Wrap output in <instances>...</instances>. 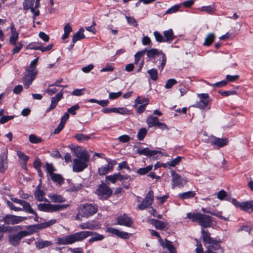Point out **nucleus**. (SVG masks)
I'll list each match as a JSON object with an SVG mask.
<instances>
[{
    "label": "nucleus",
    "instance_id": "8fccbe9b",
    "mask_svg": "<svg viewBox=\"0 0 253 253\" xmlns=\"http://www.w3.org/2000/svg\"><path fill=\"white\" fill-rule=\"evenodd\" d=\"M54 86L56 85L54 84L49 85L45 92L49 95H52L56 93L58 90Z\"/></svg>",
    "mask_w": 253,
    "mask_h": 253
},
{
    "label": "nucleus",
    "instance_id": "39448f33",
    "mask_svg": "<svg viewBox=\"0 0 253 253\" xmlns=\"http://www.w3.org/2000/svg\"><path fill=\"white\" fill-rule=\"evenodd\" d=\"M70 206L69 204H50L41 203L38 205V210L48 212H55L64 210Z\"/></svg>",
    "mask_w": 253,
    "mask_h": 253
},
{
    "label": "nucleus",
    "instance_id": "338daca9",
    "mask_svg": "<svg viewBox=\"0 0 253 253\" xmlns=\"http://www.w3.org/2000/svg\"><path fill=\"white\" fill-rule=\"evenodd\" d=\"M142 43L144 45H151L152 42L150 38L148 36H144L142 40Z\"/></svg>",
    "mask_w": 253,
    "mask_h": 253
},
{
    "label": "nucleus",
    "instance_id": "ea45409f",
    "mask_svg": "<svg viewBox=\"0 0 253 253\" xmlns=\"http://www.w3.org/2000/svg\"><path fill=\"white\" fill-rule=\"evenodd\" d=\"M148 102L149 100L147 98H141L138 96L135 100V104L133 105V107H136L137 104L147 105Z\"/></svg>",
    "mask_w": 253,
    "mask_h": 253
},
{
    "label": "nucleus",
    "instance_id": "09e8293b",
    "mask_svg": "<svg viewBox=\"0 0 253 253\" xmlns=\"http://www.w3.org/2000/svg\"><path fill=\"white\" fill-rule=\"evenodd\" d=\"M29 141L32 143H40L42 141L41 138L36 136L34 134H31L29 137Z\"/></svg>",
    "mask_w": 253,
    "mask_h": 253
},
{
    "label": "nucleus",
    "instance_id": "9b49d317",
    "mask_svg": "<svg viewBox=\"0 0 253 253\" xmlns=\"http://www.w3.org/2000/svg\"><path fill=\"white\" fill-rule=\"evenodd\" d=\"M35 0H24L22 5L23 9L26 12L30 10L31 12L33 14V19H35L36 17L40 15V11L38 8H36V5L34 7Z\"/></svg>",
    "mask_w": 253,
    "mask_h": 253
},
{
    "label": "nucleus",
    "instance_id": "1a4fd4ad",
    "mask_svg": "<svg viewBox=\"0 0 253 253\" xmlns=\"http://www.w3.org/2000/svg\"><path fill=\"white\" fill-rule=\"evenodd\" d=\"M37 74V70L27 69L22 79L23 83L26 88H29L35 80Z\"/></svg>",
    "mask_w": 253,
    "mask_h": 253
},
{
    "label": "nucleus",
    "instance_id": "20e7f679",
    "mask_svg": "<svg viewBox=\"0 0 253 253\" xmlns=\"http://www.w3.org/2000/svg\"><path fill=\"white\" fill-rule=\"evenodd\" d=\"M79 208V213L81 216L88 218L95 214L98 211V206L96 204L86 203L81 204Z\"/></svg>",
    "mask_w": 253,
    "mask_h": 253
},
{
    "label": "nucleus",
    "instance_id": "393cba45",
    "mask_svg": "<svg viewBox=\"0 0 253 253\" xmlns=\"http://www.w3.org/2000/svg\"><path fill=\"white\" fill-rule=\"evenodd\" d=\"M159 243L163 248L167 249L170 253H177L176 248L171 241L167 239H165L164 241L163 239H160Z\"/></svg>",
    "mask_w": 253,
    "mask_h": 253
},
{
    "label": "nucleus",
    "instance_id": "4d7b16f0",
    "mask_svg": "<svg viewBox=\"0 0 253 253\" xmlns=\"http://www.w3.org/2000/svg\"><path fill=\"white\" fill-rule=\"evenodd\" d=\"M182 160V157L180 156H177L176 158L168 163V165L170 167H175Z\"/></svg>",
    "mask_w": 253,
    "mask_h": 253
},
{
    "label": "nucleus",
    "instance_id": "72a5a7b5",
    "mask_svg": "<svg viewBox=\"0 0 253 253\" xmlns=\"http://www.w3.org/2000/svg\"><path fill=\"white\" fill-rule=\"evenodd\" d=\"M84 30L83 28H80V30L77 33H76L75 35H74L72 38V42H73V43H74L78 41H79L85 38V36L84 34Z\"/></svg>",
    "mask_w": 253,
    "mask_h": 253
},
{
    "label": "nucleus",
    "instance_id": "a211bd4d",
    "mask_svg": "<svg viewBox=\"0 0 253 253\" xmlns=\"http://www.w3.org/2000/svg\"><path fill=\"white\" fill-rule=\"evenodd\" d=\"M63 97V90L61 89L55 96L52 97L51 99V103L49 107L47 109L46 112L55 108L59 101Z\"/></svg>",
    "mask_w": 253,
    "mask_h": 253
},
{
    "label": "nucleus",
    "instance_id": "7ed1b4c3",
    "mask_svg": "<svg viewBox=\"0 0 253 253\" xmlns=\"http://www.w3.org/2000/svg\"><path fill=\"white\" fill-rule=\"evenodd\" d=\"M187 218L190 219L193 222L198 223L202 227L208 228L211 226L212 223V217L201 213H187Z\"/></svg>",
    "mask_w": 253,
    "mask_h": 253
},
{
    "label": "nucleus",
    "instance_id": "0e129e2a",
    "mask_svg": "<svg viewBox=\"0 0 253 253\" xmlns=\"http://www.w3.org/2000/svg\"><path fill=\"white\" fill-rule=\"evenodd\" d=\"M85 89H77L72 92L71 94L75 96H81L84 94Z\"/></svg>",
    "mask_w": 253,
    "mask_h": 253
},
{
    "label": "nucleus",
    "instance_id": "4468645a",
    "mask_svg": "<svg viewBox=\"0 0 253 253\" xmlns=\"http://www.w3.org/2000/svg\"><path fill=\"white\" fill-rule=\"evenodd\" d=\"M11 200L15 203L21 205L23 208V211L29 213L33 214L35 216V218H38L37 213L34 211L29 203L24 200H21L17 198H12Z\"/></svg>",
    "mask_w": 253,
    "mask_h": 253
},
{
    "label": "nucleus",
    "instance_id": "423d86ee",
    "mask_svg": "<svg viewBox=\"0 0 253 253\" xmlns=\"http://www.w3.org/2000/svg\"><path fill=\"white\" fill-rule=\"evenodd\" d=\"M32 234V232L29 231L23 230L16 234H12L8 236V241L13 246H17L20 243L21 239L27 236Z\"/></svg>",
    "mask_w": 253,
    "mask_h": 253
},
{
    "label": "nucleus",
    "instance_id": "a19ab883",
    "mask_svg": "<svg viewBox=\"0 0 253 253\" xmlns=\"http://www.w3.org/2000/svg\"><path fill=\"white\" fill-rule=\"evenodd\" d=\"M147 48H144L142 50L136 52L134 55V64H137L139 62L141 57L146 53Z\"/></svg>",
    "mask_w": 253,
    "mask_h": 253
},
{
    "label": "nucleus",
    "instance_id": "c9c22d12",
    "mask_svg": "<svg viewBox=\"0 0 253 253\" xmlns=\"http://www.w3.org/2000/svg\"><path fill=\"white\" fill-rule=\"evenodd\" d=\"M34 195L36 199L39 201H43V196L44 193L40 189V185H38L35 191Z\"/></svg>",
    "mask_w": 253,
    "mask_h": 253
},
{
    "label": "nucleus",
    "instance_id": "473e14b6",
    "mask_svg": "<svg viewBox=\"0 0 253 253\" xmlns=\"http://www.w3.org/2000/svg\"><path fill=\"white\" fill-rule=\"evenodd\" d=\"M146 122L148 127H151L153 126H156L158 124L159 121L158 117L150 116L147 117Z\"/></svg>",
    "mask_w": 253,
    "mask_h": 253
},
{
    "label": "nucleus",
    "instance_id": "37998d69",
    "mask_svg": "<svg viewBox=\"0 0 253 253\" xmlns=\"http://www.w3.org/2000/svg\"><path fill=\"white\" fill-rule=\"evenodd\" d=\"M74 137L80 142H82L84 140H88L90 138V136L88 135H86L83 133L76 134Z\"/></svg>",
    "mask_w": 253,
    "mask_h": 253
},
{
    "label": "nucleus",
    "instance_id": "9d476101",
    "mask_svg": "<svg viewBox=\"0 0 253 253\" xmlns=\"http://www.w3.org/2000/svg\"><path fill=\"white\" fill-rule=\"evenodd\" d=\"M201 234H202V240H203V241L204 245L205 246L206 245H207L206 246V250L205 251V252H204L203 248L202 247V246L201 244L199 242L198 240L196 239V242H197V248L196 249V253H206L207 251L208 248L209 246H211L212 245V244H210V243H206V242H205L204 241V238H205V237L206 236H209V237L211 239H212L213 240H217L216 239H214V238H213L211 237V234H210V233L209 232V231L208 230L202 229V231H201Z\"/></svg>",
    "mask_w": 253,
    "mask_h": 253
},
{
    "label": "nucleus",
    "instance_id": "5fc2aeb1",
    "mask_svg": "<svg viewBox=\"0 0 253 253\" xmlns=\"http://www.w3.org/2000/svg\"><path fill=\"white\" fill-rule=\"evenodd\" d=\"M114 70V67L113 64L107 63L105 67L100 70L101 72H112Z\"/></svg>",
    "mask_w": 253,
    "mask_h": 253
},
{
    "label": "nucleus",
    "instance_id": "864d4df0",
    "mask_svg": "<svg viewBox=\"0 0 253 253\" xmlns=\"http://www.w3.org/2000/svg\"><path fill=\"white\" fill-rule=\"evenodd\" d=\"M46 170L49 176L52 174L54 173L53 172L55 171V169L53 167V165L50 163H46L45 165Z\"/></svg>",
    "mask_w": 253,
    "mask_h": 253
},
{
    "label": "nucleus",
    "instance_id": "f704fd0d",
    "mask_svg": "<svg viewBox=\"0 0 253 253\" xmlns=\"http://www.w3.org/2000/svg\"><path fill=\"white\" fill-rule=\"evenodd\" d=\"M51 179L55 182L57 183L59 185H62L64 182V179L60 174L53 173L50 175Z\"/></svg>",
    "mask_w": 253,
    "mask_h": 253
},
{
    "label": "nucleus",
    "instance_id": "dca6fc26",
    "mask_svg": "<svg viewBox=\"0 0 253 253\" xmlns=\"http://www.w3.org/2000/svg\"><path fill=\"white\" fill-rule=\"evenodd\" d=\"M88 161H85L84 160L74 159L73 161V170L76 172L83 171L87 167V163Z\"/></svg>",
    "mask_w": 253,
    "mask_h": 253
},
{
    "label": "nucleus",
    "instance_id": "4be33fe9",
    "mask_svg": "<svg viewBox=\"0 0 253 253\" xmlns=\"http://www.w3.org/2000/svg\"><path fill=\"white\" fill-rule=\"evenodd\" d=\"M210 143L212 145H215L218 147H222L228 143V140L227 138H219L215 136H212L211 138Z\"/></svg>",
    "mask_w": 253,
    "mask_h": 253
},
{
    "label": "nucleus",
    "instance_id": "2eb2a0df",
    "mask_svg": "<svg viewBox=\"0 0 253 253\" xmlns=\"http://www.w3.org/2000/svg\"><path fill=\"white\" fill-rule=\"evenodd\" d=\"M200 100L199 102L196 103L194 105V107L204 109L208 107L210 102V98L208 93H201L198 94Z\"/></svg>",
    "mask_w": 253,
    "mask_h": 253
},
{
    "label": "nucleus",
    "instance_id": "052dcab7",
    "mask_svg": "<svg viewBox=\"0 0 253 253\" xmlns=\"http://www.w3.org/2000/svg\"><path fill=\"white\" fill-rule=\"evenodd\" d=\"M126 18L127 20V23L129 24L132 25L135 27H137L138 26L137 21L133 17L126 16Z\"/></svg>",
    "mask_w": 253,
    "mask_h": 253
},
{
    "label": "nucleus",
    "instance_id": "aec40b11",
    "mask_svg": "<svg viewBox=\"0 0 253 253\" xmlns=\"http://www.w3.org/2000/svg\"><path fill=\"white\" fill-rule=\"evenodd\" d=\"M117 223L120 225L131 227L133 222L130 217L126 214H124L118 217Z\"/></svg>",
    "mask_w": 253,
    "mask_h": 253
},
{
    "label": "nucleus",
    "instance_id": "e2e57ef3",
    "mask_svg": "<svg viewBox=\"0 0 253 253\" xmlns=\"http://www.w3.org/2000/svg\"><path fill=\"white\" fill-rule=\"evenodd\" d=\"M218 92L224 96H228L229 95H235L236 94V91L234 90H229V91H222L220 90Z\"/></svg>",
    "mask_w": 253,
    "mask_h": 253
},
{
    "label": "nucleus",
    "instance_id": "f8f14e48",
    "mask_svg": "<svg viewBox=\"0 0 253 253\" xmlns=\"http://www.w3.org/2000/svg\"><path fill=\"white\" fill-rule=\"evenodd\" d=\"M154 201V193L152 190H150L146 195L142 202L138 206V209L140 210H144L148 208L153 204Z\"/></svg>",
    "mask_w": 253,
    "mask_h": 253
},
{
    "label": "nucleus",
    "instance_id": "49530a36",
    "mask_svg": "<svg viewBox=\"0 0 253 253\" xmlns=\"http://www.w3.org/2000/svg\"><path fill=\"white\" fill-rule=\"evenodd\" d=\"M23 42H24L20 41V42H18L17 43H16V45H13V46H15L12 50L13 54L17 53L20 51V50L23 47Z\"/></svg>",
    "mask_w": 253,
    "mask_h": 253
},
{
    "label": "nucleus",
    "instance_id": "f257e3e1",
    "mask_svg": "<svg viewBox=\"0 0 253 253\" xmlns=\"http://www.w3.org/2000/svg\"><path fill=\"white\" fill-rule=\"evenodd\" d=\"M94 234V236L90 238L89 242L101 241L104 239V236L96 233H93L90 231H82L72 234L66 235L57 240V244L61 245H67L73 244L76 242H82L89 236Z\"/></svg>",
    "mask_w": 253,
    "mask_h": 253
},
{
    "label": "nucleus",
    "instance_id": "f3484780",
    "mask_svg": "<svg viewBox=\"0 0 253 253\" xmlns=\"http://www.w3.org/2000/svg\"><path fill=\"white\" fill-rule=\"evenodd\" d=\"M136 153L140 155H145L148 157H153V159H157L155 155L157 154H161V151L156 150H151L148 148H138Z\"/></svg>",
    "mask_w": 253,
    "mask_h": 253
},
{
    "label": "nucleus",
    "instance_id": "a18cd8bd",
    "mask_svg": "<svg viewBox=\"0 0 253 253\" xmlns=\"http://www.w3.org/2000/svg\"><path fill=\"white\" fill-rule=\"evenodd\" d=\"M150 75L151 79L153 81H156L158 78V71L156 69H151L147 71Z\"/></svg>",
    "mask_w": 253,
    "mask_h": 253
},
{
    "label": "nucleus",
    "instance_id": "c756f323",
    "mask_svg": "<svg viewBox=\"0 0 253 253\" xmlns=\"http://www.w3.org/2000/svg\"><path fill=\"white\" fill-rule=\"evenodd\" d=\"M196 195L194 191H189L178 194V197L181 200L189 199L193 198Z\"/></svg>",
    "mask_w": 253,
    "mask_h": 253
},
{
    "label": "nucleus",
    "instance_id": "c03bdc74",
    "mask_svg": "<svg viewBox=\"0 0 253 253\" xmlns=\"http://www.w3.org/2000/svg\"><path fill=\"white\" fill-rule=\"evenodd\" d=\"M114 113L121 115H128L129 114V110L124 107L114 108Z\"/></svg>",
    "mask_w": 253,
    "mask_h": 253
},
{
    "label": "nucleus",
    "instance_id": "bb28decb",
    "mask_svg": "<svg viewBox=\"0 0 253 253\" xmlns=\"http://www.w3.org/2000/svg\"><path fill=\"white\" fill-rule=\"evenodd\" d=\"M109 164L104 166H102L98 169V173L100 175L106 174L110 169H113V165L115 164V162L110 161Z\"/></svg>",
    "mask_w": 253,
    "mask_h": 253
},
{
    "label": "nucleus",
    "instance_id": "f03ea898",
    "mask_svg": "<svg viewBox=\"0 0 253 253\" xmlns=\"http://www.w3.org/2000/svg\"><path fill=\"white\" fill-rule=\"evenodd\" d=\"M146 54L149 61L158 65L159 70H163L166 63L167 57L162 50L157 48L147 49Z\"/></svg>",
    "mask_w": 253,
    "mask_h": 253
},
{
    "label": "nucleus",
    "instance_id": "0eeeda50",
    "mask_svg": "<svg viewBox=\"0 0 253 253\" xmlns=\"http://www.w3.org/2000/svg\"><path fill=\"white\" fill-rule=\"evenodd\" d=\"M95 193L101 200H106L112 194V189L105 183L99 184L96 189Z\"/></svg>",
    "mask_w": 253,
    "mask_h": 253
},
{
    "label": "nucleus",
    "instance_id": "4c0bfd02",
    "mask_svg": "<svg viewBox=\"0 0 253 253\" xmlns=\"http://www.w3.org/2000/svg\"><path fill=\"white\" fill-rule=\"evenodd\" d=\"M215 39V36L213 33L209 34L206 37L204 45L210 46L213 42Z\"/></svg>",
    "mask_w": 253,
    "mask_h": 253
},
{
    "label": "nucleus",
    "instance_id": "79ce46f5",
    "mask_svg": "<svg viewBox=\"0 0 253 253\" xmlns=\"http://www.w3.org/2000/svg\"><path fill=\"white\" fill-rule=\"evenodd\" d=\"M17 155L19 159L24 162V165L26 167L27 162L29 159V157L20 151H17Z\"/></svg>",
    "mask_w": 253,
    "mask_h": 253
},
{
    "label": "nucleus",
    "instance_id": "6e6552de",
    "mask_svg": "<svg viewBox=\"0 0 253 253\" xmlns=\"http://www.w3.org/2000/svg\"><path fill=\"white\" fill-rule=\"evenodd\" d=\"M170 174L171 177V187L172 189H174L176 187L182 188L188 182L187 178L182 177L174 170H171Z\"/></svg>",
    "mask_w": 253,
    "mask_h": 253
},
{
    "label": "nucleus",
    "instance_id": "774afa93",
    "mask_svg": "<svg viewBox=\"0 0 253 253\" xmlns=\"http://www.w3.org/2000/svg\"><path fill=\"white\" fill-rule=\"evenodd\" d=\"M13 118L12 116H2L0 119V124H3Z\"/></svg>",
    "mask_w": 253,
    "mask_h": 253
},
{
    "label": "nucleus",
    "instance_id": "ddd939ff",
    "mask_svg": "<svg viewBox=\"0 0 253 253\" xmlns=\"http://www.w3.org/2000/svg\"><path fill=\"white\" fill-rule=\"evenodd\" d=\"M26 217L6 214L3 217L1 221H3L6 224H16L26 219Z\"/></svg>",
    "mask_w": 253,
    "mask_h": 253
},
{
    "label": "nucleus",
    "instance_id": "58836bf2",
    "mask_svg": "<svg viewBox=\"0 0 253 253\" xmlns=\"http://www.w3.org/2000/svg\"><path fill=\"white\" fill-rule=\"evenodd\" d=\"M153 168L152 165H149L145 168H139L136 172L140 175H145L150 172Z\"/></svg>",
    "mask_w": 253,
    "mask_h": 253
},
{
    "label": "nucleus",
    "instance_id": "b1692460",
    "mask_svg": "<svg viewBox=\"0 0 253 253\" xmlns=\"http://www.w3.org/2000/svg\"><path fill=\"white\" fill-rule=\"evenodd\" d=\"M106 231L108 233L115 235L122 239H128L129 238V234L126 232L121 231L117 229L108 227L106 229Z\"/></svg>",
    "mask_w": 253,
    "mask_h": 253
},
{
    "label": "nucleus",
    "instance_id": "a878e982",
    "mask_svg": "<svg viewBox=\"0 0 253 253\" xmlns=\"http://www.w3.org/2000/svg\"><path fill=\"white\" fill-rule=\"evenodd\" d=\"M11 35L9 38V43L11 45H16L19 38V33L17 32L15 27L12 25L10 28Z\"/></svg>",
    "mask_w": 253,
    "mask_h": 253
},
{
    "label": "nucleus",
    "instance_id": "6ab92c4d",
    "mask_svg": "<svg viewBox=\"0 0 253 253\" xmlns=\"http://www.w3.org/2000/svg\"><path fill=\"white\" fill-rule=\"evenodd\" d=\"M75 156L77 159L84 160L85 161H88L90 155L85 150H82L81 147H77L74 150Z\"/></svg>",
    "mask_w": 253,
    "mask_h": 253
},
{
    "label": "nucleus",
    "instance_id": "603ef678",
    "mask_svg": "<svg viewBox=\"0 0 253 253\" xmlns=\"http://www.w3.org/2000/svg\"><path fill=\"white\" fill-rule=\"evenodd\" d=\"M177 83V81L174 79H170L168 80L165 85V87L167 89H169L172 87L173 85Z\"/></svg>",
    "mask_w": 253,
    "mask_h": 253
},
{
    "label": "nucleus",
    "instance_id": "13d9d810",
    "mask_svg": "<svg viewBox=\"0 0 253 253\" xmlns=\"http://www.w3.org/2000/svg\"><path fill=\"white\" fill-rule=\"evenodd\" d=\"M80 108V106L78 104H76L71 107L69 108L67 110V113L68 114H71L72 115L76 114V111Z\"/></svg>",
    "mask_w": 253,
    "mask_h": 253
},
{
    "label": "nucleus",
    "instance_id": "2f4dec72",
    "mask_svg": "<svg viewBox=\"0 0 253 253\" xmlns=\"http://www.w3.org/2000/svg\"><path fill=\"white\" fill-rule=\"evenodd\" d=\"M152 223L155 228L159 230H165L167 228L168 223L158 219H153Z\"/></svg>",
    "mask_w": 253,
    "mask_h": 253
},
{
    "label": "nucleus",
    "instance_id": "3c124183",
    "mask_svg": "<svg viewBox=\"0 0 253 253\" xmlns=\"http://www.w3.org/2000/svg\"><path fill=\"white\" fill-rule=\"evenodd\" d=\"M181 7V5L179 4L174 5L169 8L165 13V14H171L173 13H175L176 11H178L179 9Z\"/></svg>",
    "mask_w": 253,
    "mask_h": 253
},
{
    "label": "nucleus",
    "instance_id": "412c9836",
    "mask_svg": "<svg viewBox=\"0 0 253 253\" xmlns=\"http://www.w3.org/2000/svg\"><path fill=\"white\" fill-rule=\"evenodd\" d=\"M7 149L0 155V172H3L7 168Z\"/></svg>",
    "mask_w": 253,
    "mask_h": 253
},
{
    "label": "nucleus",
    "instance_id": "bf43d9fd",
    "mask_svg": "<svg viewBox=\"0 0 253 253\" xmlns=\"http://www.w3.org/2000/svg\"><path fill=\"white\" fill-rule=\"evenodd\" d=\"M207 84L214 87H220L225 86L227 84V81H222L213 84L210 83H207Z\"/></svg>",
    "mask_w": 253,
    "mask_h": 253
},
{
    "label": "nucleus",
    "instance_id": "680f3d73",
    "mask_svg": "<svg viewBox=\"0 0 253 253\" xmlns=\"http://www.w3.org/2000/svg\"><path fill=\"white\" fill-rule=\"evenodd\" d=\"M106 179L109 180L112 183H115L116 181L118 180L117 173H114L113 175L106 176Z\"/></svg>",
    "mask_w": 253,
    "mask_h": 253
},
{
    "label": "nucleus",
    "instance_id": "69168bd1",
    "mask_svg": "<svg viewBox=\"0 0 253 253\" xmlns=\"http://www.w3.org/2000/svg\"><path fill=\"white\" fill-rule=\"evenodd\" d=\"M117 175L118 180L121 181H122L125 180H127L128 179H130V176L128 175H123L120 173H116Z\"/></svg>",
    "mask_w": 253,
    "mask_h": 253
},
{
    "label": "nucleus",
    "instance_id": "cd10ccee",
    "mask_svg": "<svg viewBox=\"0 0 253 253\" xmlns=\"http://www.w3.org/2000/svg\"><path fill=\"white\" fill-rule=\"evenodd\" d=\"M164 42L171 43L174 39L175 36L171 29L164 31Z\"/></svg>",
    "mask_w": 253,
    "mask_h": 253
},
{
    "label": "nucleus",
    "instance_id": "e433bc0d",
    "mask_svg": "<svg viewBox=\"0 0 253 253\" xmlns=\"http://www.w3.org/2000/svg\"><path fill=\"white\" fill-rule=\"evenodd\" d=\"M52 245V243L48 241H43L39 240L35 242V245L37 248L42 249V248L47 247Z\"/></svg>",
    "mask_w": 253,
    "mask_h": 253
},
{
    "label": "nucleus",
    "instance_id": "5701e85b",
    "mask_svg": "<svg viewBox=\"0 0 253 253\" xmlns=\"http://www.w3.org/2000/svg\"><path fill=\"white\" fill-rule=\"evenodd\" d=\"M79 227L81 229H88L90 230H93L99 228V224L96 221L91 220L80 224L79 225Z\"/></svg>",
    "mask_w": 253,
    "mask_h": 253
},
{
    "label": "nucleus",
    "instance_id": "de8ad7c7",
    "mask_svg": "<svg viewBox=\"0 0 253 253\" xmlns=\"http://www.w3.org/2000/svg\"><path fill=\"white\" fill-rule=\"evenodd\" d=\"M147 130L145 128H141L139 129L137 133V139L139 140H142L145 137Z\"/></svg>",
    "mask_w": 253,
    "mask_h": 253
},
{
    "label": "nucleus",
    "instance_id": "c85d7f7f",
    "mask_svg": "<svg viewBox=\"0 0 253 253\" xmlns=\"http://www.w3.org/2000/svg\"><path fill=\"white\" fill-rule=\"evenodd\" d=\"M48 197L51 200V202L53 203H61L66 201V199L64 197L56 194H49Z\"/></svg>",
    "mask_w": 253,
    "mask_h": 253
},
{
    "label": "nucleus",
    "instance_id": "6e6d98bb",
    "mask_svg": "<svg viewBox=\"0 0 253 253\" xmlns=\"http://www.w3.org/2000/svg\"><path fill=\"white\" fill-rule=\"evenodd\" d=\"M154 35L157 42H164V36L158 31L154 32Z\"/></svg>",
    "mask_w": 253,
    "mask_h": 253
},
{
    "label": "nucleus",
    "instance_id": "7c9ffc66",
    "mask_svg": "<svg viewBox=\"0 0 253 253\" xmlns=\"http://www.w3.org/2000/svg\"><path fill=\"white\" fill-rule=\"evenodd\" d=\"M239 208L243 211L250 212L253 211V203L252 202H245L241 203Z\"/></svg>",
    "mask_w": 253,
    "mask_h": 253
}]
</instances>
